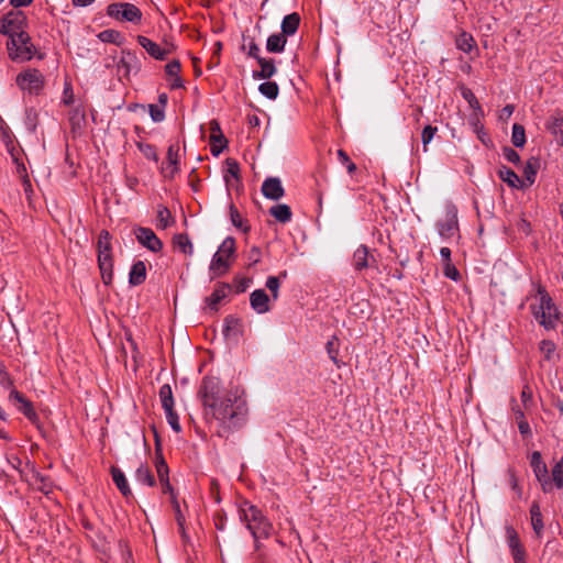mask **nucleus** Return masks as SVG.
<instances>
[{
  "label": "nucleus",
  "instance_id": "nucleus-1",
  "mask_svg": "<svg viewBox=\"0 0 563 563\" xmlns=\"http://www.w3.org/2000/svg\"><path fill=\"white\" fill-rule=\"evenodd\" d=\"M205 415L225 428L238 427L246 413V402L238 391L221 393L216 377H205L199 390Z\"/></svg>",
  "mask_w": 563,
  "mask_h": 563
},
{
  "label": "nucleus",
  "instance_id": "nucleus-2",
  "mask_svg": "<svg viewBox=\"0 0 563 563\" xmlns=\"http://www.w3.org/2000/svg\"><path fill=\"white\" fill-rule=\"evenodd\" d=\"M240 519L254 538L256 550H260V540L267 539L273 530L272 523L262 514V511L249 501H243L240 506Z\"/></svg>",
  "mask_w": 563,
  "mask_h": 563
},
{
  "label": "nucleus",
  "instance_id": "nucleus-3",
  "mask_svg": "<svg viewBox=\"0 0 563 563\" xmlns=\"http://www.w3.org/2000/svg\"><path fill=\"white\" fill-rule=\"evenodd\" d=\"M534 300L536 301L530 306L534 319L544 329H554L559 321V309L554 305L552 298L547 291L539 289L538 296H536Z\"/></svg>",
  "mask_w": 563,
  "mask_h": 563
},
{
  "label": "nucleus",
  "instance_id": "nucleus-4",
  "mask_svg": "<svg viewBox=\"0 0 563 563\" xmlns=\"http://www.w3.org/2000/svg\"><path fill=\"white\" fill-rule=\"evenodd\" d=\"M235 253V241L233 238L228 236L219 246L218 251L214 253L209 271L211 273V277H219L224 275L231 265V257H233Z\"/></svg>",
  "mask_w": 563,
  "mask_h": 563
},
{
  "label": "nucleus",
  "instance_id": "nucleus-5",
  "mask_svg": "<svg viewBox=\"0 0 563 563\" xmlns=\"http://www.w3.org/2000/svg\"><path fill=\"white\" fill-rule=\"evenodd\" d=\"M9 57L13 62L24 63L31 60L36 54V47L32 43L31 36L25 33L14 36L7 43Z\"/></svg>",
  "mask_w": 563,
  "mask_h": 563
},
{
  "label": "nucleus",
  "instance_id": "nucleus-6",
  "mask_svg": "<svg viewBox=\"0 0 563 563\" xmlns=\"http://www.w3.org/2000/svg\"><path fill=\"white\" fill-rule=\"evenodd\" d=\"M107 14L121 22L140 23L142 20L141 10L133 3H111L107 8Z\"/></svg>",
  "mask_w": 563,
  "mask_h": 563
},
{
  "label": "nucleus",
  "instance_id": "nucleus-7",
  "mask_svg": "<svg viewBox=\"0 0 563 563\" xmlns=\"http://www.w3.org/2000/svg\"><path fill=\"white\" fill-rule=\"evenodd\" d=\"M437 230L443 240L459 236L457 209L453 205L445 207L444 217L437 222Z\"/></svg>",
  "mask_w": 563,
  "mask_h": 563
},
{
  "label": "nucleus",
  "instance_id": "nucleus-8",
  "mask_svg": "<svg viewBox=\"0 0 563 563\" xmlns=\"http://www.w3.org/2000/svg\"><path fill=\"white\" fill-rule=\"evenodd\" d=\"M18 87L29 93H38L44 87V76L37 69L29 68L16 76Z\"/></svg>",
  "mask_w": 563,
  "mask_h": 563
},
{
  "label": "nucleus",
  "instance_id": "nucleus-9",
  "mask_svg": "<svg viewBox=\"0 0 563 563\" xmlns=\"http://www.w3.org/2000/svg\"><path fill=\"white\" fill-rule=\"evenodd\" d=\"M25 22L26 18L23 12L11 11L3 16L0 25V32L1 34L9 36V40H12L14 36L20 35V33H25Z\"/></svg>",
  "mask_w": 563,
  "mask_h": 563
},
{
  "label": "nucleus",
  "instance_id": "nucleus-10",
  "mask_svg": "<svg viewBox=\"0 0 563 563\" xmlns=\"http://www.w3.org/2000/svg\"><path fill=\"white\" fill-rule=\"evenodd\" d=\"M530 465H531V468H532L538 482L541 485L542 490L544 493H550L552 490V483L548 475L549 472H548L547 464L543 462L540 452L534 451L531 454Z\"/></svg>",
  "mask_w": 563,
  "mask_h": 563
},
{
  "label": "nucleus",
  "instance_id": "nucleus-11",
  "mask_svg": "<svg viewBox=\"0 0 563 563\" xmlns=\"http://www.w3.org/2000/svg\"><path fill=\"white\" fill-rule=\"evenodd\" d=\"M180 172V155L177 144L169 145L166 162L161 166V174L165 179H173Z\"/></svg>",
  "mask_w": 563,
  "mask_h": 563
},
{
  "label": "nucleus",
  "instance_id": "nucleus-12",
  "mask_svg": "<svg viewBox=\"0 0 563 563\" xmlns=\"http://www.w3.org/2000/svg\"><path fill=\"white\" fill-rule=\"evenodd\" d=\"M137 43L151 55L153 58L163 60L167 55L172 54L174 51V45L172 43H165L163 46L147 38L146 36L139 35Z\"/></svg>",
  "mask_w": 563,
  "mask_h": 563
},
{
  "label": "nucleus",
  "instance_id": "nucleus-13",
  "mask_svg": "<svg viewBox=\"0 0 563 563\" xmlns=\"http://www.w3.org/2000/svg\"><path fill=\"white\" fill-rule=\"evenodd\" d=\"M134 233L137 242L151 252L157 253L163 249L162 241L152 229L140 227Z\"/></svg>",
  "mask_w": 563,
  "mask_h": 563
},
{
  "label": "nucleus",
  "instance_id": "nucleus-14",
  "mask_svg": "<svg viewBox=\"0 0 563 563\" xmlns=\"http://www.w3.org/2000/svg\"><path fill=\"white\" fill-rule=\"evenodd\" d=\"M262 194L271 200H279L284 197L285 190L278 177H268L262 184Z\"/></svg>",
  "mask_w": 563,
  "mask_h": 563
},
{
  "label": "nucleus",
  "instance_id": "nucleus-15",
  "mask_svg": "<svg viewBox=\"0 0 563 563\" xmlns=\"http://www.w3.org/2000/svg\"><path fill=\"white\" fill-rule=\"evenodd\" d=\"M10 400L16 406L18 410L21 411L29 420L35 421L37 415L32 404L18 390L12 389L10 393Z\"/></svg>",
  "mask_w": 563,
  "mask_h": 563
},
{
  "label": "nucleus",
  "instance_id": "nucleus-16",
  "mask_svg": "<svg viewBox=\"0 0 563 563\" xmlns=\"http://www.w3.org/2000/svg\"><path fill=\"white\" fill-rule=\"evenodd\" d=\"M250 303L257 313H265L271 309L269 297L263 289H256L251 294Z\"/></svg>",
  "mask_w": 563,
  "mask_h": 563
},
{
  "label": "nucleus",
  "instance_id": "nucleus-17",
  "mask_svg": "<svg viewBox=\"0 0 563 563\" xmlns=\"http://www.w3.org/2000/svg\"><path fill=\"white\" fill-rule=\"evenodd\" d=\"M506 533L514 561H520L521 559H525V550L520 544V540L516 530L512 527H507Z\"/></svg>",
  "mask_w": 563,
  "mask_h": 563
},
{
  "label": "nucleus",
  "instance_id": "nucleus-18",
  "mask_svg": "<svg viewBox=\"0 0 563 563\" xmlns=\"http://www.w3.org/2000/svg\"><path fill=\"white\" fill-rule=\"evenodd\" d=\"M300 24V15L297 12H292L284 16L282 21V34L286 37L294 35Z\"/></svg>",
  "mask_w": 563,
  "mask_h": 563
},
{
  "label": "nucleus",
  "instance_id": "nucleus-19",
  "mask_svg": "<svg viewBox=\"0 0 563 563\" xmlns=\"http://www.w3.org/2000/svg\"><path fill=\"white\" fill-rule=\"evenodd\" d=\"M257 63L261 66V70L253 73V77L255 79H269L276 74L277 68L275 66L274 59H266L261 57L258 58Z\"/></svg>",
  "mask_w": 563,
  "mask_h": 563
},
{
  "label": "nucleus",
  "instance_id": "nucleus-20",
  "mask_svg": "<svg viewBox=\"0 0 563 563\" xmlns=\"http://www.w3.org/2000/svg\"><path fill=\"white\" fill-rule=\"evenodd\" d=\"M531 525L532 529L538 538L543 533V519L541 508L538 501H533L530 507Z\"/></svg>",
  "mask_w": 563,
  "mask_h": 563
},
{
  "label": "nucleus",
  "instance_id": "nucleus-21",
  "mask_svg": "<svg viewBox=\"0 0 563 563\" xmlns=\"http://www.w3.org/2000/svg\"><path fill=\"white\" fill-rule=\"evenodd\" d=\"M548 130L555 137L556 143L563 146V114L553 115L548 122Z\"/></svg>",
  "mask_w": 563,
  "mask_h": 563
},
{
  "label": "nucleus",
  "instance_id": "nucleus-22",
  "mask_svg": "<svg viewBox=\"0 0 563 563\" xmlns=\"http://www.w3.org/2000/svg\"><path fill=\"white\" fill-rule=\"evenodd\" d=\"M540 168V161L531 157L527 161L523 168L525 187L531 186L536 181L537 173Z\"/></svg>",
  "mask_w": 563,
  "mask_h": 563
},
{
  "label": "nucleus",
  "instance_id": "nucleus-23",
  "mask_svg": "<svg viewBox=\"0 0 563 563\" xmlns=\"http://www.w3.org/2000/svg\"><path fill=\"white\" fill-rule=\"evenodd\" d=\"M146 278V266L142 261L134 263L129 274V283L137 286L144 283Z\"/></svg>",
  "mask_w": 563,
  "mask_h": 563
},
{
  "label": "nucleus",
  "instance_id": "nucleus-24",
  "mask_svg": "<svg viewBox=\"0 0 563 563\" xmlns=\"http://www.w3.org/2000/svg\"><path fill=\"white\" fill-rule=\"evenodd\" d=\"M499 177L511 188H523L525 181L510 168L504 166L498 172Z\"/></svg>",
  "mask_w": 563,
  "mask_h": 563
},
{
  "label": "nucleus",
  "instance_id": "nucleus-25",
  "mask_svg": "<svg viewBox=\"0 0 563 563\" xmlns=\"http://www.w3.org/2000/svg\"><path fill=\"white\" fill-rule=\"evenodd\" d=\"M287 37L282 33H275L268 36L266 49L269 53H282L285 49Z\"/></svg>",
  "mask_w": 563,
  "mask_h": 563
},
{
  "label": "nucleus",
  "instance_id": "nucleus-26",
  "mask_svg": "<svg viewBox=\"0 0 563 563\" xmlns=\"http://www.w3.org/2000/svg\"><path fill=\"white\" fill-rule=\"evenodd\" d=\"M111 473H112V479H113L115 486L118 487V489L122 493V495L125 497L131 496L132 492L130 489V486H129V483H128V479H126L124 473L120 468H117V467H112Z\"/></svg>",
  "mask_w": 563,
  "mask_h": 563
},
{
  "label": "nucleus",
  "instance_id": "nucleus-27",
  "mask_svg": "<svg viewBox=\"0 0 563 563\" xmlns=\"http://www.w3.org/2000/svg\"><path fill=\"white\" fill-rule=\"evenodd\" d=\"M230 286L227 284L219 285L212 294L207 298V303L210 309L217 310L219 302L227 297Z\"/></svg>",
  "mask_w": 563,
  "mask_h": 563
},
{
  "label": "nucleus",
  "instance_id": "nucleus-28",
  "mask_svg": "<svg viewBox=\"0 0 563 563\" xmlns=\"http://www.w3.org/2000/svg\"><path fill=\"white\" fill-rule=\"evenodd\" d=\"M269 213L280 223H288L291 220L292 212L290 207L285 203L275 205L269 209Z\"/></svg>",
  "mask_w": 563,
  "mask_h": 563
},
{
  "label": "nucleus",
  "instance_id": "nucleus-29",
  "mask_svg": "<svg viewBox=\"0 0 563 563\" xmlns=\"http://www.w3.org/2000/svg\"><path fill=\"white\" fill-rule=\"evenodd\" d=\"M353 266L355 269L361 271L369 266L368 263V249L365 245H360L353 254Z\"/></svg>",
  "mask_w": 563,
  "mask_h": 563
},
{
  "label": "nucleus",
  "instance_id": "nucleus-30",
  "mask_svg": "<svg viewBox=\"0 0 563 563\" xmlns=\"http://www.w3.org/2000/svg\"><path fill=\"white\" fill-rule=\"evenodd\" d=\"M135 479L140 484L153 487L155 485V477L148 466L141 464L135 471Z\"/></svg>",
  "mask_w": 563,
  "mask_h": 563
},
{
  "label": "nucleus",
  "instance_id": "nucleus-31",
  "mask_svg": "<svg viewBox=\"0 0 563 563\" xmlns=\"http://www.w3.org/2000/svg\"><path fill=\"white\" fill-rule=\"evenodd\" d=\"M173 243L184 254L192 255L194 246H192V243L187 234H185V233L176 234L173 238Z\"/></svg>",
  "mask_w": 563,
  "mask_h": 563
},
{
  "label": "nucleus",
  "instance_id": "nucleus-32",
  "mask_svg": "<svg viewBox=\"0 0 563 563\" xmlns=\"http://www.w3.org/2000/svg\"><path fill=\"white\" fill-rule=\"evenodd\" d=\"M155 467L159 483L169 479L168 465L165 459L163 457L162 453L159 452L158 448L156 449Z\"/></svg>",
  "mask_w": 563,
  "mask_h": 563
},
{
  "label": "nucleus",
  "instance_id": "nucleus-33",
  "mask_svg": "<svg viewBox=\"0 0 563 563\" xmlns=\"http://www.w3.org/2000/svg\"><path fill=\"white\" fill-rule=\"evenodd\" d=\"M325 350L330 360L340 368L343 363L339 360V339L335 335L327 342Z\"/></svg>",
  "mask_w": 563,
  "mask_h": 563
},
{
  "label": "nucleus",
  "instance_id": "nucleus-34",
  "mask_svg": "<svg viewBox=\"0 0 563 563\" xmlns=\"http://www.w3.org/2000/svg\"><path fill=\"white\" fill-rule=\"evenodd\" d=\"M551 483L558 489L563 488V456L555 463L551 472Z\"/></svg>",
  "mask_w": 563,
  "mask_h": 563
},
{
  "label": "nucleus",
  "instance_id": "nucleus-35",
  "mask_svg": "<svg viewBox=\"0 0 563 563\" xmlns=\"http://www.w3.org/2000/svg\"><path fill=\"white\" fill-rule=\"evenodd\" d=\"M98 38L103 43H112L121 45L123 43V36L115 30H104L98 34Z\"/></svg>",
  "mask_w": 563,
  "mask_h": 563
},
{
  "label": "nucleus",
  "instance_id": "nucleus-36",
  "mask_svg": "<svg viewBox=\"0 0 563 563\" xmlns=\"http://www.w3.org/2000/svg\"><path fill=\"white\" fill-rule=\"evenodd\" d=\"M159 398L164 410L174 408L173 391L168 384H165L159 388Z\"/></svg>",
  "mask_w": 563,
  "mask_h": 563
},
{
  "label": "nucleus",
  "instance_id": "nucleus-37",
  "mask_svg": "<svg viewBox=\"0 0 563 563\" xmlns=\"http://www.w3.org/2000/svg\"><path fill=\"white\" fill-rule=\"evenodd\" d=\"M258 90L264 97H266L271 100H275L279 93L278 85L275 81L262 82L258 86Z\"/></svg>",
  "mask_w": 563,
  "mask_h": 563
},
{
  "label": "nucleus",
  "instance_id": "nucleus-38",
  "mask_svg": "<svg viewBox=\"0 0 563 563\" xmlns=\"http://www.w3.org/2000/svg\"><path fill=\"white\" fill-rule=\"evenodd\" d=\"M174 223V218L170 211L164 207L159 206L157 210V227L161 229H166Z\"/></svg>",
  "mask_w": 563,
  "mask_h": 563
},
{
  "label": "nucleus",
  "instance_id": "nucleus-39",
  "mask_svg": "<svg viewBox=\"0 0 563 563\" xmlns=\"http://www.w3.org/2000/svg\"><path fill=\"white\" fill-rule=\"evenodd\" d=\"M461 93L462 97L467 101L470 108L473 109V111H475V115L483 113V109L471 89L464 87L462 88Z\"/></svg>",
  "mask_w": 563,
  "mask_h": 563
},
{
  "label": "nucleus",
  "instance_id": "nucleus-40",
  "mask_svg": "<svg viewBox=\"0 0 563 563\" xmlns=\"http://www.w3.org/2000/svg\"><path fill=\"white\" fill-rule=\"evenodd\" d=\"M98 264H99L102 282L106 285L111 284L112 278H113V262L104 261V262H98Z\"/></svg>",
  "mask_w": 563,
  "mask_h": 563
},
{
  "label": "nucleus",
  "instance_id": "nucleus-41",
  "mask_svg": "<svg viewBox=\"0 0 563 563\" xmlns=\"http://www.w3.org/2000/svg\"><path fill=\"white\" fill-rule=\"evenodd\" d=\"M511 142L516 147H522L526 143L525 128L520 124H514L511 133Z\"/></svg>",
  "mask_w": 563,
  "mask_h": 563
},
{
  "label": "nucleus",
  "instance_id": "nucleus-42",
  "mask_svg": "<svg viewBox=\"0 0 563 563\" xmlns=\"http://www.w3.org/2000/svg\"><path fill=\"white\" fill-rule=\"evenodd\" d=\"M230 218H231L232 224L236 229H240L243 232H247L250 230V227L246 225L244 219L242 218V216L240 214V212L233 205L230 206Z\"/></svg>",
  "mask_w": 563,
  "mask_h": 563
},
{
  "label": "nucleus",
  "instance_id": "nucleus-43",
  "mask_svg": "<svg viewBox=\"0 0 563 563\" xmlns=\"http://www.w3.org/2000/svg\"><path fill=\"white\" fill-rule=\"evenodd\" d=\"M240 166L238 162L233 158L225 159V169H224V179L229 183V178L232 177L234 179L239 178Z\"/></svg>",
  "mask_w": 563,
  "mask_h": 563
},
{
  "label": "nucleus",
  "instance_id": "nucleus-44",
  "mask_svg": "<svg viewBox=\"0 0 563 563\" xmlns=\"http://www.w3.org/2000/svg\"><path fill=\"white\" fill-rule=\"evenodd\" d=\"M139 151L150 161L155 163L158 162V154L156 147L148 143L139 142L136 143Z\"/></svg>",
  "mask_w": 563,
  "mask_h": 563
},
{
  "label": "nucleus",
  "instance_id": "nucleus-45",
  "mask_svg": "<svg viewBox=\"0 0 563 563\" xmlns=\"http://www.w3.org/2000/svg\"><path fill=\"white\" fill-rule=\"evenodd\" d=\"M123 58L121 59V66L125 68L126 73L137 67V59L135 53L131 51H122Z\"/></svg>",
  "mask_w": 563,
  "mask_h": 563
},
{
  "label": "nucleus",
  "instance_id": "nucleus-46",
  "mask_svg": "<svg viewBox=\"0 0 563 563\" xmlns=\"http://www.w3.org/2000/svg\"><path fill=\"white\" fill-rule=\"evenodd\" d=\"M170 501H172L173 509L175 511L177 525L181 531V534L185 536V527L184 526H185L186 519H185L184 514L181 512L180 505H179L178 500L176 499V496H173V499Z\"/></svg>",
  "mask_w": 563,
  "mask_h": 563
},
{
  "label": "nucleus",
  "instance_id": "nucleus-47",
  "mask_svg": "<svg viewBox=\"0 0 563 563\" xmlns=\"http://www.w3.org/2000/svg\"><path fill=\"white\" fill-rule=\"evenodd\" d=\"M456 45L461 51L470 53L474 46V40L470 34L463 33L456 40Z\"/></svg>",
  "mask_w": 563,
  "mask_h": 563
},
{
  "label": "nucleus",
  "instance_id": "nucleus-48",
  "mask_svg": "<svg viewBox=\"0 0 563 563\" xmlns=\"http://www.w3.org/2000/svg\"><path fill=\"white\" fill-rule=\"evenodd\" d=\"M437 131H438V128L432 126V125H427L422 130L421 141H422V145H423V152H428V144L432 141Z\"/></svg>",
  "mask_w": 563,
  "mask_h": 563
},
{
  "label": "nucleus",
  "instance_id": "nucleus-49",
  "mask_svg": "<svg viewBox=\"0 0 563 563\" xmlns=\"http://www.w3.org/2000/svg\"><path fill=\"white\" fill-rule=\"evenodd\" d=\"M97 249L98 251H112L111 236L108 231L102 230L100 232Z\"/></svg>",
  "mask_w": 563,
  "mask_h": 563
},
{
  "label": "nucleus",
  "instance_id": "nucleus-50",
  "mask_svg": "<svg viewBox=\"0 0 563 563\" xmlns=\"http://www.w3.org/2000/svg\"><path fill=\"white\" fill-rule=\"evenodd\" d=\"M242 49L244 52H246V54L250 57H253L256 60H258V58H261V56H260L261 49H260L258 45L255 43V41L253 38H251L247 43H244L242 45Z\"/></svg>",
  "mask_w": 563,
  "mask_h": 563
},
{
  "label": "nucleus",
  "instance_id": "nucleus-51",
  "mask_svg": "<svg viewBox=\"0 0 563 563\" xmlns=\"http://www.w3.org/2000/svg\"><path fill=\"white\" fill-rule=\"evenodd\" d=\"M443 274L446 278L454 282L461 279V274L452 262L443 264Z\"/></svg>",
  "mask_w": 563,
  "mask_h": 563
},
{
  "label": "nucleus",
  "instance_id": "nucleus-52",
  "mask_svg": "<svg viewBox=\"0 0 563 563\" xmlns=\"http://www.w3.org/2000/svg\"><path fill=\"white\" fill-rule=\"evenodd\" d=\"M165 413H166L167 422L169 423L172 429L177 433L180 432L181 427L179 424V418H178V415L174 411V408H172L169 410H165Z\"/></svg>",
  "mask_w": 563,
  "mask_h": 563
},
{
  "label": "nucleus",
  "instance_id": "nucleus-53",
  "mask_svg": "<svg viewBox=\"0 0 563 563\" xmlns=\"http://www.w3.org/2000/svg\"><path fill=\"white\" fill-rule=\"evenodd\" d=\"M265 286L268 288V290L272 292V296L274 299H277L278 297V290L280 286L279 277L277 276H269L266 279Z\"/></svg>",
  "mask_w": 563,
  "mask_h": 563
},
{
  "label": "nucleus",
  "instance_id": "nucleus-54",
  "mask_svg": "<svg viewBox=\"0 0 563 563\" xmlns=\"http://www.w3.org/2000/svg\"><path fill=\"white\" fill-rule=\"evenodd\" d=\"M150 115L154 122H162L165 119L164 108L157 104H150Z\"/></svg>",
  "mask_w": 563,
  "mask_h": 563
},
{
  "label": "nucleus",
  "instance_id": "nucleus-55",
  "mask_svg": "<svg viewBox=\"0 0 563 563\" xmlns=\"http://www.w3.org/2000/svg\"><path fill=\"white\" fill-rule=\"evenodd\" d=\"M69 121L74 128H79L81 123L85 122V112L79 108L74 109L70 114Z\"/></svg>",
  "mask_w": 563,
  "mask_h": 563
},
{
  "label": "nucleus",
  "instance_id": "nucleus-56",
  "mask_svg": "<svg viewBox=\"0 0 563 563\" xmlns=\"http://www.w3.org/2000/svg\"><path fill=\"white\" fill-rule=\"evenodd\" d=\"M0 385L4 388H11L13 386V382L5 369L4 364L0 361Z\"/></svg>",
  "mask_w": 563,
  "mask_h": 563
},
{
  "label": "nucleus",
  "instance_id": "nucleus-57",
  "mask_svg": "<svg viewBox=\"0 0 563 563\" xmlns=\"http://www.w3.org/2000/svg\"><path fill=\"white\" fill-rule=\"evenodd\" d=\"M338 156L340 162L346 166L349 174H352L356 169V165L350 159L343 150L338 151Z\"/></svg>",
  "mask_w": 563,
  "mask_h": 563
},
{
  "label": "nucleus",
  "instance_id": "nucleus-58",
  "mask_svg": "<svg viewBox=\"0 0 563 563\" xmlns=\"http://www.w3.org/2000/svg\"><path fill=\"white\" fill-rule=\"evenodd\" d=\"M540 351L549 360L555 351V344L550 340H543L540 342Z\"/></svg>",
  "mask_w": 563,
  "mask_h": 563
},
{
  "label": "nucleus",
  "instance_id": "nucleus-59",
  "mask_svg": "<svg viewBox=\"0 0 563 563\" xmlns=\"http://www.w3.org/2000/svg\"><path fill=\"white\" fill-rule=\"evenodd\" d=\"M521 401L526 409H529L532 404V390L528 385L523 386L521 390Z\"/></svg>",
  "mask_w": 563,
  "mask_h": 563
},
{
  "label": "nucleus",
  "instance_id": "nucleus-60",
  "mask_svg": "<svg viewBox=\"0 0 563 563\" xmlns=\"http://www.w3.org/2000/svg\"><path fill=\"white\" fill-rule=\"evenodd\" d=\"M503 155L506 161L512 164H518L520 162V155L511 147H505Z\"/></svg>",
  "mask_w": 563,
  "mask_h": 563
},
{
  "label": "nucleus",
  "instance_id": "nucleus-61",
  "mask_svg": "<svg viewBox=\"0 0 563 563\" xmlns=\"http://www.w3.org/2000/svg\"><path fill=\"white\" fill-rule=\"evenodd\" d=\"M166 74L170 77L179 76L180 63L178 60H172L165 66Z\"/></svg>",
  "mask_w": 563,
  "mask_h": 563
},
{
  "label": "nucleus",
  "instance_id": "nucleus-62",
  "mask_svg": "<svg viewBox=\"0 0 563 563\" xmlns=\"http://www.w3.org/2000/svg\"><path fill=\"white\" fill-rule=\"evenodd\" d=\"M509 485L511 489L516 493L518 498L522 497V488L519 486L518 479L514 473L509 474Z\"/></svg>",
  "mask_w": 563,
  "mask_h": 563
},
{
  "label": "nucleus",
  "instance_id": "nucleus-63",
  "mask_svg": "<svg viewBox=\"0 0 563 563\" xmlns=\"http://www.w3.org/2000/svg\"><path fill=\"white\" fill-rule=\"evenodd\" d=\"M252 559L254 560V563H267V556L266 553L262 551V544L260 543V550H256V547L254 545V553L252 554Z\"/></svg>",
  "mask_w": 563,
  "mask_h": 563
},
{
  "label": "nucleus",
  "instance_id": "nucleus-64",
  "mask_svg": "<svg viewBox=\"0 0 563 563\" xmlns=\"http://www.w3.org/2000/svg\"><path fill=\"white\" fill-rule=\"evenodd\" d=\"M515 111V107L511 104L505 106L499 112V119L503 121L508 120Z\"/></svg>",
  "mask_w": 563,
  "mask_h": 563
}]
</instances>
